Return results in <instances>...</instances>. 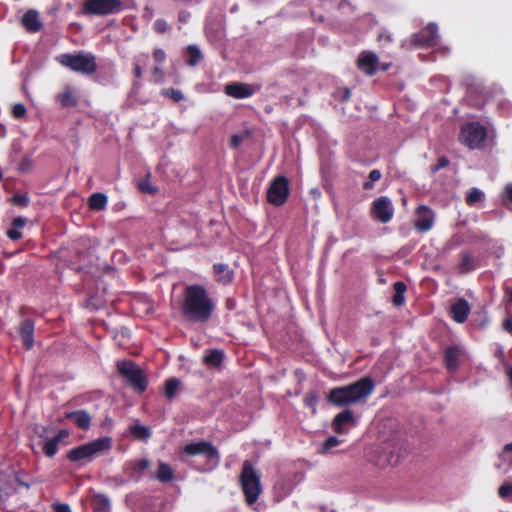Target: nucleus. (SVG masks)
I'll return each mask as SVG.
<instances>
[{
  "label": "nucleus",
  "instance_id": "obj_1",
  "mask_svg": "<svg viewBox=\"0 0 512 512\" xmlns=\"http://www.w3.org/2000/svg\"><path fill=\"white\" fill-rule=\"evenodd\" d=\"M215 307L214 300L203 285L185 286L179 307L180 314L185 321L206 323L211 319Z\"/></svg>",
  "mask_w": 512,
  "mask_h": 512
},
{
  "label": "nucleus",
  "instance_id": "obj_2",
  "mask_svg": "<svg viewBox=\"0 0 512 512\" xmlns=\"http://www.w3.org/2000/svg\"><path fill=\"white\" fill-rule=\"evenodd\" d=\"M374 388V381L370 377H363L352 384L331 389L327 401L337 407L355 404L366 399Z\"/></svg>",
  "mask_w": 512,
  "mask_h": 512
},
{
  "label": "nucleus",
  "instance_id": "obj_3",
  "mask_svg": "<svg viewBox=\"0 0 512 512\" xmlns=\"http://www.w3.org/2000/svg\"><path fill=\"white\" fill-rule=\"evenodd\" d=\"M112 447V438L100 437L67 452V459L71 462L92 461L95 457L109 451Z\"/></svg>",
  "mask_w": 512,
  "mask_h": 512
},
{
  "label": "nucleus",
  "instance_id": "obj_4",
  "mask_svg": "<svg viewBox=\"0 0 512 512\" xmlns=\"http://www.w3.org/2000/svg\"><path fill=\"white\" fill-rule=\"evenodd\" d=\"M239 480L246 502L248 504L255 503L262 492V485L260 474L251 461L245 460L243 462Z\"/></svg>",
  "mask_w": 512,
  "mask_h": 512
},
{
  "label": "nucleus",
  "instance_id": "obj_5",
  "mask_svg": "<svg viewBox=\"0 0 512 512\" xmlns=\"http://www.w3.org/2000/svg\"><path fill=\"white\" fill-rule=\"evenodd\" d=\"M182 452L188 456L201 455L205 459L204 467L201 471H211L219 465L220 454L218 449L208 441H198L186 444Z\"/></svg>",
  "mask_w": 512,
  "mask_h": 512
},
{
  "label": "nucleus",
  "instance_id": "obj_6",
  "mask_svg": "<svg viewBox=\"0 0 512 512\" xmlns=\"http://www.w3.org/2000/svg\"><path fill=\"white\" fill-rule=\"evenodd\" d=\"M117 371L124 381L135 391L143 393L148 387V379L143 370L132 360L117 362Z\"/></svg>",
  "mask_w": 512,
  "mask_h": 512
},
{
  "label": "nucleus",
  "instance_id": "obj_7",
  "mask_svg": "<svg viewBox=\"0 0 512 512\" xmlns=\"http://www.w3.org/2000/svg\"><path fill=\"white\" fill-rule=\"evenodd\" d=\"M58 61L70 70L82 74L90 75L97 70L96 59L91 54H62L58 57Z\"/></svg>",
  "mask_w": 512,
  "mask_h": 512
},
{
  "label": "nucleus",
  "instance_id": "obj_8",
  "mask_svg": "<svg viewBox=\"0 0 512 512\" xmlns=\"http://www.w3.org/2000/svg\"><path fill=\"white\" fill-rule=\"evenodd\" d=\"M290 195L289 179L284 175L276 176L267 189V201L274 206H282Z\"/></svg>",
  "mask_w": 512,
  "mask_h": 512
},
{
  "label": "nucleus",
  "instance_id": "obj_9",
  "mask_svg": "<svg viewBox=\"0 0 512 512\" xmlns=\"http://www.w3.org/2000/svg\"><path fill=\"white\" fill-rule=\"evenodd\" d=\"M124 8L121 0H86L83 12L87 15H110L121 12Z\"/></svg>",
  "mask_w": 512,
  "mask_h": 512
},
{
  "label": "nucleus",
  "instance_id": "obj_10",
  "mask_svg": "<svg viewBox=\"0 0 512 512\" xmlns=\"http://www.w3.org/2000/svg\"><path fill=\"white\" fill-rule=\"evenodd\" d=\"M460 136L466 146L475 149L486 139L487 130L478 122L467 123L462 126Z\"/></svg>",
  "mask_w": 512,
  "mask_h": 512
},
{
  "label": "nucleus",
  "instance_id": "obj_11",
  "mask_svg": "<svg viewBox=\"0 0 512 512\" xmlns=\"http://www.w3.org/2000/svg\"><path fill=\"white\" fill-rule=\"evenodd\" d=\"M407 455V448L403 441L387 443L382 449L379 464L381 466H396Z\"/></svg>",
  "mask_w": 512,
  "mask_h": 512
},
{
  "label": "nucleus",
  "instance_id": "obj_12",
  "mask_svg": "<svg viewBox=\"0 0 512 512\" xmlns=\"http://www.w3.org/2000/svg\"><path fill=\"white\" fill-rule=\"evenodd\" d=\"M438 38V27L434 23H429L421 31L411 37V45L419 48H430L436 45Z\"/></svg>",
  "mask_w": 512,
  "mask_h": 512
},
{
  "label": "nucleus",
  "instance_id": "obj_13",
  "mask_svg": "<svg viewBox=\"0 0 512 512\" xmlns=\"http://www.w3.org/2000/svg\"><path fill=\"white\" fill-rule=\"evenodd\" d=\"M371 214L379 222L388 223L394 214L391 200L386 196L375 199L371 206Z\"/></svg>",
  "mask_w": 512,
  "mask_h": 512
},
{
  "label": "nucleus",
  "instance_id": "obj_14",
  "mask_svg": "<svg viewBox=\"0 0 512 512\" xmlns=\"http://www.w3.org/2000/svg\"><path fill=\"white\" fill-rule=\"evenodd\" d=\"M417 220L414 223V228L421 233L431 230L434 224V213L430 207L420 205L416 209Z\"/></svg>",
  "mask_w": 512,
  "mask_h": 512
},
{
  "label": "nucleus",
  "instance_id": "obj_15",
  "mask_svg": "<svg viewBox=\"0 0 512 512\" xmlns=\"http://www.w3.org/2000/svg\"><path fill=\"white\" fill-rule=\"evenodd\" d=\"M224 92L226 95L235 99H246L253 96L256 89L253 85L248 83L232 82L225 85Z\"/></svg>",
  "mask_w": 512,
  "mask_h": 512
},
{
  "label": "nucleus",
  "instance_id": "obj_16",
  "mask_svg": "<svg viewBox=\"0 0 512 512\" xmlns=\"http://www.w3.org/2000/svg\"><path fill=\"white\" fill-rule=\"evenodd\" d=\"M378 57L371 51H363L357 59V67L368 76H373L377 72Z\"/></svg>",
  "mask_w": 512,
  "mask_h": 512
},
{
  "label": "nucleus",
  "instance_id": "obj_17",
  "mask_svg": "<svg viewBox=\"0 0 512 512\" xmlns=\"http://www.w3.org/2000/svg\"><path fill=\"white\" fill-rule=\"evenodd\" d=\"M34 329L35 324L31 319L23 320L18 327V333L22 338L23 347L26 350L32 349L34 345Z\"/></svg>",
  "mask_w": 512,
  "mask_h": 512
},
{
  "label": "nucleus",
  "instance_id": "obj_18",
  "mask_svg": "<svg viewBox=\"0 0 512 512\" xmlns=\"http://www.w3.org/2000/svg\"><path fill=\"white\" fill-rule=\"evenodd\" d=\"M450 314L456 323H464L470 314V306L468 301L464 298L458 299L454 304L451 305Z\"/></svg>",
  "mask_w": 512,
  "mask_h": 512
},
{
  "label": "nucleus",
  "instance_id": "obj_19",
  "mask_svg": "<svg viewBox=\"0 0 512 512\" xmlns=\"http://www.w3.org/2000/svg\"><path fill=\"white\" fill-rule=\"evenodd\" d=\"M67 419L73 420L75 425L81 430H88L91 426V415L86 410H75L65 413Z\"/></svg>",
  "mask_w": 512,
  "mask_h": 512
},
{
  "label": "nucleus",
  "instance_id": "obj_20",
  "mask_svg": "<svg viewBox=\"0 0 512 512\" xmlns=\"http://www.w3.org/2000/svg\"><path fill=\"white\" fill-rule=\"evenodd\" d=\"M345 425H355L354 414L349 409H345L338 413L332 421V428L337 434L343 433V427Z\"/></svg>",
  "mask_w": 512,
  "mask_h": 512
},
{
  "label": "nucleus",
  "instance_id": "obj_21",
  "mask_svg": "<svg viewBox=\"0 0 512 512\" xmlns=\"http://www.w3.org/2000/svg\"><path fill=\"white\" fill-rule=\"evenodd\" d=\"M461 349L458 346H448L444 352V364L449 372L459 368Z\"/></svg>",
  "mask_w": 512,
  "mask_h": 512
},
{
  "label": "nucleus",
  "instance_id": "obj_22",
  "mask_svg": "<svg viewBox=\"0 0 512 512\" xmlns=\"http://www.w3.org/2000/svg\"><path fill=\"white\" fill-rule=\"evenodd\" d=\"M22 26L30 33H36L41 30L42 22L39 19L38 11L28 10L21 19Z\"/></svg>",
  "mask_w": 512,
  "mask_h": 512
},
{
  "label": "nucleus",
  "instance_id": "obj_23",
  "mask_svg": "<svg viewBox=\"0 0 512 512\" xmlns=\"http://www.w3.org/2000/svg\"><path fill=\"white\" fill-rule=\"evenodd\" d=\"M215 281L221 285H228L234 279V272L227 264L216 263L213 265Z\"/></svg>",
  "mask_w": 512,
  "mask_h": 512
},
{
  "label": "nucleus",
  "instance_id": "obj_24",
  "mask_svg": "<svg viewBox=\"0 0 512 512\" xmlns=\"http://www.w3.org/2000/svg\"><path fill=\"white\" fill-rule=\"evenodd\" d=\"M57 101L63 108H71L77 106L78 97L75 95L72 87L66 86L64 90L57 95Z\"/></svg>",
  "mask_w": 512,
  "mask_h": 512
},
{
  "label": "nucleus",
  "instance_id": "obj_25",
  "mask_svg": "<svg viewBox=\"0 0 512 512\" xmlns=\"http://www.w3.org/2000/svg\"><path fill=\"white\" fill-rule=\"evenodd\" d=\"M475 269L474 257L470 252H461L460 261L457 265L459 274H467Z\"/></svg>",
  "mask_w": 512,
  "mask_h": 512
},
{
  "label": "nucleus",
  "instance_id": "obj_26",
  "mask_svg": "<svg viewBox=\"0 0 512 512\" xmlns=\"http://www.w3.org/2000/svg\"><path fill=\"white\" fill-rule=\"evenodd\" d=\"M186 63L191 67L197 66L203 60V54L196 45H188L185 49Z\"/></svg>",
  "mask_w": 512,
  "mask_h": 512
},
{
  "label": "nucleus",
  "instance_id": "obj_27",
  "mask_svg": "<svg viewBox=\"0 0 512 512\" xmlns=\"http://www.w3.org/2000/svg\"><path fill=\"white\" fill-rule=\"evenodd\" d=\"M150 461L148 459H136L128 462V467L131 471L132 477L140 478L142 473L150 467Z\"/></svg>",
  "mask_w": 512,
  "mask_h": 512
},
{
  "label": "nucleus",
  "instance_id": "obj_28",
  "mask_svg": "<svg viewBox=\"0 0 512 512\" xmlns=\"http://www.w3.org/2000/svg\"><path fill=\"white\" fill-rule=\"evenodd\" d=\"M27 223L26 218L24 217H16L13 219L11 223V228L7 230L6 235L11 240H18L22 237V232L20 231Z\"/></svg>",
  "mask_w": 512,
  "mask_h": 512
},
{
  "label": "nucleus",
  "instance_id": "obj_29",
  "mask_svg": "<svg viewBox=\"0 0 512 512\" xmlns=\"http://www.w3.org/2000/svg\"><path fill=\"white\" fill-rule=\"evenodd\" d=\"M91 505L93 512H110V500L103 494H95Z\"/></svg>",
  "mask_w": 512,
  "mask_h": 512
},
{
  "label": "nucleus",
  "instance_id": "obj_30",
  "mask_svg": "<svg viewBox=\"0 0 512 512\" xmlns=\"http://www.w3.org/2000/svg\"><path fill=\"white\" fill-rule=\"evenodd\" d=\"M394 295L392 297V303L396 307H400L405 302V292L407 290V286L402 281H397L393 284Z\"/></svg>",
  "mask_w": 512,
  "mask_h": 512
},
{
  "label": "nucleus",
  "instance_id": "obj_31",
  "mask_svg": "<svg viewBox=\"0 0 512 512\" xmlns=\"http://www.w3.org/2000/svg\"><path fill=\"white\" fill-rule=\"evenodd\" d=\"M224 360V352L218 349L210 350L203 358V363L211 367L221 366Z\"/></svg>",
  "mask_w": 512,
  "mask_h": 512
},
{
  "label": "nucleus",
  "instance_id": "obj_32",
  "mask_svg": "<svg viewBox=\"0 0 512 512\" xmlns=\"http://www.w3.org/2000/svg\"><path fill=\"white\" fill-rule=\"evenodd\" d=\"M108 202V198L104 193L96 192L93 193L88 200L90 209L101 211L105 209Z\"/></svg>",
  "mask_w": 512,
  "mask_h": 512
},
{
  "label": "nucleus",
  "instance_id": "obj_33",
  "mask_svg": "<svg viewBox=\"0 0 512 512\" xmlns=\"http://www.w3.org/2000/svg\"><path fill=\"white\" fill-rule=\"evenodd\" d=\"M155 478L158 479L162 483L170 482L173 479L172 468L164 462H159L158 470L155 475Z\"/></svg>",
  "mask_w": 512,
  "mask_h": 512
},
{
  "label": "nucleus",
  "instance_id": "obj_34",
  "mask_svg": "<svg viewBox=\"0 0 512 512\" xmlns=\"http://www.w3.org/2000/svg\"><path fill=\"white\" fill-rule=\"evenodd\" d=\"M180 386V381L177 378H169L165 382L164 394L167 399L172 400Z\"/></svg>",
  "mask_w": 512,
  "mask_h": 512
},
{
  "label": "nucleus",
  "instance_id": "obj_35",
  "mask_svg": "<svg viewBox=\"0 0 512 512\" xmlns=\"http://www.w3.org/2000/svg\"><path fill=\"white\" fill-rule=\"evenodd\" d=\"M130 432L135 438L140 440H147L151 435L148 427L138 424L131 426Z\"/></svg>",
  "mask_w": 512,
  "mask_h": 512
},
{
  "label": "nucleus",
  "instance_id": "obj_36",
  "mask_svg": "<svg viewBox=\"0 0 512 512\" xmlns=\"http://www.w3.org/2000/svg\"><path fill=\"white\" fill-rule=\"evenodd\" d=\"M484 197V193L478 188H471L467 193L465 202L468 206H474L478 201H480Z\"/></svg>",
  "mask_w": 512,
  "mask_h": 512
},
{
  "label": "nucleus",
  "instance_id": "obj_37",
  "mask_svg": "<svg viewBox=\"0 0 512 512\" xmlns=\"http://www.w3.org/2000/svg\"><path fill=\"white\" fill-rule=\"evenodd\" d=\"M58 445H59V442L54 437L51 439H48L43 445L44 454L49 458L54 457L56 455V453L58 452Z\"/></svg>",
  "mask_w": 512,
  "mask_h": 512
},
{
  "label": "nucleus",
  "instance_id": "obj_38",
  "mask_svg": "<svg viewBox=\"0 0 512 512\" xmlns=\"http://www.w3.org/2000/svg\"><path fill=\"white\" fill-rule=\"evenodd\" d=\"M160 93L162 96L170 98L174 102H180L184 99L183 93L174 88H164Z\"/></svg>",
  "mask_w": 512,
  "mask_h": 512
},
{
  "label": "nucleus",
  "instance_id": "obj_39",
  "mask_svg": "<svg viewBox=\"0 0 512 512\" xmlns=\"http://www.w3.org/2000/svg\"><path fill=\"white\" fill-rule=\"evenodd\" d=\"M382 173L378 169H373L368 175V181H365L362 185L364 190H371L374 187V182L380 180Z\"/></svg>",
  "mask_w": 512,
  "mask_h": 512
},
{
  "label": "nucleus",
  "instance_id": "obj_40",
  "mask_svg": "<svg viewBox=\"0 0 512 512\" xmlns=\"http://www.w3.org/2000/svg\"><path fill=\"white\" fill-rule=\"evenodd\" d=\"M498 495L502 499H509L512 496V482H505L498 488Z\"/></svg>",
  "mask_w": 512,
  "mask_h": 512
},
{
  "label": "nucleus",
  "instance_id": "obj_41",
  "mask_svg": "<svg viewBox=\"0 0 512 512\" xmlns=\"http://www.w3.org/2000/svg\"><path fill=\"white\" fill-rule=\"evenodd\" d=\"M304 404L307 407L312 408L313 413L316 412V405L318 403V396L315 392L308 393L304 398Z\"/></svg>",
  "mask_w": 512,
  "mask_h": 512
},
{
  "label": "nucleus",
  "instance_id": "obj_42",
  "mask_svg": "<svg viewBox=\"0 0 512 512\" xmlns=\"http://www.w3.org/2000/svg\"><path fill=\"white\" fill-rule=\"evenodd\" d=\"M33 161L31 156L25 155L19 163L18 170L22 173H27L31 170Z\"/></svg>",
  "mask_w": 512,
  "mask_h": 512
},
{
  "label": "nucleus",
  "instance_id": "obj_43",
  "mask_svg": "<svg viewBox=\"0 0 512 512\" xmlns=\"http://www.w3.org/2000/svg\"><path fill=\"white\" fill-rule=\"evenodd\" d=\"M11 202L16 206L26 207L29 204V197L27 194H15L12 197Z\"/></svg>",
  "mask_w": 512,
  "mask_h": 512
},
{
  "label": "nucleus",
  "instance_id": "obj_44",
  "mask_svg": "<svg viewBox=\"0 0 512 512\" xmlns=\"http://www.w3.org/2000/svg\"><path fill=\"white\" fill-rule=\"evenodd\" d=\"M27 110L22 103H17L12 106L11 114L15 119H20L25 116Z\"/></svg>",
  "mask_w": 512,
  "mask_h": 512
},
{
  "label": "nucleus",
  "instance_id": "obj_45",
  "mask_svg": "<svg viewBox=\"0 0 512 512\" xmlns=\"http://www.w3.org/2000/svg\"><path fill=\"white\" fill-rule=\"evenodd\" d=\"M450 161L446 156H441L438 158L437 163L430 166V171L432 173L438 172L440 169L445 168L449 165Z\"/></svg>",
  "mask_w": 512,
  "mask_h": 512
},
{
  "label": "nucleus",
  "instance_id": "obj_46",
  "mask_svg": "<svg viewBox=\"0 0 512 512\" xmlns=\"http://www.w3.org/2000/svg\"><path fill=\"white\" fill-rule=\"evenodd\" d=\"M339 444H340V440H339L337 437H335V436H330V437H328V438L324 441V443H323V445H322V450H323V452H327V451H329L330 449H332V448H334V447L338 446Z\"/></svg>",
  "mask_w": 512,
  "mask_h": 512
},
{
  "label": "nucleus",
  "instance_id": "obj_47",
  "mask_svg": "<svg viewBox=\"0 0 512 512\" xmlns=\"http://www.w3.org/2000/svg\"><path fill=\"white\" fill-rule=\"evenodd\" d=\"M154 31L159 34H164L168 31V23L166 20L159 18L154 22Z\"/></svg>",
  "mask_w": 512,
  "mask_h": 512
},
{
  "label": "nucleus",
  "instance_id": "obj_48",
  "mask_svg": "<svg viewBox=\"0 0 512 512\" xmlns=\"http://www.w3.org/2000/svg\"><path fill=\"white\" fill-rule=\"evenodd\" d=\"M153 58L156 63L161 64L165 62L167 55L163 49L157 48L153 51Z\"/></svg>",
  "mask_w": 512,
  "mask_h": 512
},
{
  "label": "nucleus",
  "instance_id": "obj_49",
  "mask_svg": "<svg viewBox=\"0 0 512 512\" xmlns=\"http://www.w3.org/2000/svg\"><path fill=\"white\" fill-rule=\"evenodd\" d=\"M52 508L54 512H71L68 504L55 503L52 505Z\"/></svg>",
  "mask_w": 512,
  "mask_h": 512
},
{
  "label": "nucleus",
  "instance_id": "obj_50",
  "mask_svg": "<svg viewBox=\"0 0 512 512\" xmlns=\"http://www.w3.org/2000/svg\"><path fill=\"white\" fill-rule=\"evenodd\" d=\"M242 137L235 134V135H232L231 138H230V147L231 148H238L240 146V144L242 143Z\"/></svg>",
  "mask_w": 512,
  "mask_h": 512
},
{
  "label": "nucleus",
  "instance_id": "obj_51",
  "mask_svg": "<svg viewBox=\"0 0 512 512\" xmlns=\"http://www.w3.org/2000/svg\"><path fill=\"white\" fill-rule=\"evenodd\" d=\"M133 74L138 79L142 77V67L140 65V59L134 60Z\"/></svg>",
  "mask_w": 512,
  "mask_h": 512
},
{
  "label": "nucleus",
  "instance_id": "obj_52",
  "mask_svg": "<svg viewBox=\"0 0 512 512\" xmlns=\"http://www.w3.org/2000/svg\"><path fill=\"white\" fill-rule=\"evenodd\" d=\"M68 436H69V431L66 429H61L54 436V438L57 439V441L60 443L63 439L67 438Z\"/></svg>",
  "mask_w": 512,
  "mask_h": 512
},
{
  "label": "nucleus",
  "instance_id": "obj_53",
  "mask_svg": "<svg viewBox=\"0 0 512 512\" xmlns=\"http://www.w3.org/2000/svg\"><path fill=\"white\" fill-rule=\"evenodd\" d=\"M502 327L503 329L508 332L509 334L512 335V319L511 318H507L503 321L502 323Z\"/></svg>",
  "mask_w": 512,
  "mask_h": 512
},
{
  "label": "nucleus",
  "instance_id": "obj_54",
  "mask_svg": "<svg viewBox=\"0 0 512 512\" xmlns=\"http://www.w3.org/2000/svg\"><path fill=\"white\" fill-rule=\"evenodd\" d=\"M189 18H190V13H189V12L181 11V12H179V14H178V20H179L180 22L185 23V22H187V21H188V19H189Z\"/></svg>",
  "mask_w": 512,
  "mask_h": 512
},
{
  "label": "nucleus",
  "instance_id": "obj_55",
  "mask_svg": "<svg viewBox=\"0 0 512 512\" xmlns=\"http://www.w3.org/2000/svg\"><path fill=\"white\" fill-rule=\"evenodd\" d=\"M511 452L512 453V442L511 443H507L504 448H503V451L502 453L500 454V458L502 459H505L506 457V454Z\"/></svg>",
  "mask_w": 512,
  "mask_h": 512
},
{
  "label": "nucleus",
  "instance_id": "obj_56",
  "mask_svg": "<svg viewBox=\"0 0 512 512\" xmlns=\"http://www.w3.org/2000/svg\"><path fill=\"white\" fill-rule=\"evenodd\" d=\"M505 195H506V198L512 202V183L511 184H508L506 185L505 187Z\"/></svg>",
  "mask_w": 512,
  "mask_h": 512
},
{
  "label": "nucleus",
  "instance_id": "obj_57",
  "mask_svg": "<svg viewBox=\"0 0 512 512\" xmlns=\"http://www.w3.org/2000/svg\"><path fill=\"white\" fill-rule=\"evenodd\" d=\"M350 97H351V91L348 88H345L343 91L342 100L347 101L350 99Z\"/></svg>",
  "mask_w": 512,
  "mask_h": 512
},
{
  "label": "nucleus",
  "instance_id": "obj_58",
  "mask_svg": "<svg viewBox=\"0 0 512 512\" xmlns=\"http://www.w3.org/2000/svg\"><path fill=\"white\" fill-rule=\"evenodd\" d=\"M139 188L143 192H152V189L148 185L143 183L140 184Z\"/></svg>",
  "mask_w": 512,
  "mask_h": 512
},
{
  "label": "nucleus",
  "instance_id": "obj_59",
  "mask_svg": "<svg viewBox=\"0 0 512 512\" xmlns=\"http://www.w3.org/2000/svg\"><path fill=\"white\" fill-rule=\"evenodd\" d=\"M152 73H153L154 75H160V76H163V71H162V69H161L160 67H158V66H156V67H154V68H153Z\"/></svg>",
  "mask_w": 512,
  "mask_h": 512
},
{
  "label": "nucleus",
  "instance_id": "obj_60",
  "mask_svg": "<svg viewBox=\"0 0 512 512\" xmlns=\"http://www.w3.org/2000/svg\"><path fill=\"white\" fill-rule=\"evenodd\" d=\"M506 374H507V377H508V380H509V384L512 387V367H509L507 369Z\"/></svg>",
  "mask_w": 512,
  "mask_h": 512
},
{
  "label": "nucleus",
  "instance_id": "obj_61",
  "mask_svg": "<svg viewBox=\"0 0 512 512\" xmlns=\"http://www.w3.org/2000/svg\"><path fill=\"white\" fill-rule=\"evenodd\" d=\"M382 39H384L385 41H388V42H390L392 40L390 35L380 34L378 36V41H382Z\"/></svg>",
  "mask_w": 512,
  "mask_h": 512
},
{
  "label": "nucleus",
  "instance_id": "obj_62",
  "mask_svg": "<svg viewBox=\"0 0 512 512\" xmlns=\"http://www.w3.org/2000/svg\"><path fill=\"white\" fill-rule=\"evenodd\" d=\"M46 434H47V428L41 427V432H38L39 437L46 438Z\"/></svg>",
  "mask_w": 512,
  "mask_h": 512
},
{
  "label": "nucleus",
  "instance_id": "obj_63",
  "mask_svg": "<svg viewBox=\"0 0 512 512\" xmlns=\"http://www.w3.org/2000/svg\"><path fill=\"white\" fill-rule=\"evenodd\" d=\"M389 67H390V64H382V65L380 66V69H381L382 71H387V70L389 69Z\"/></svg>",
  "mask_w": 512,
  "mask_h": 512
},
{
  "label": "nucleus",
  "instance_id": "obj_64",
  "mask_svg": "<svg viewBox=\"0 0 512 512\" xmlns=\"http://www.w3.org/2000/svg\"><path fill=\"white\" fill-rule=\"evenodd\" d=\"M510 300L512 301V291L509 293Z\"/></svg>",
  "mask_w": 512,
  "mask_h": 512
}]
</instances>
